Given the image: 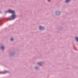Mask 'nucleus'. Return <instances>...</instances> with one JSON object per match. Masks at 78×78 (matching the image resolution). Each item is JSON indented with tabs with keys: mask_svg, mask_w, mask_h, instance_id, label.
I'll return each instance as SVG.
<instances>
[{
	"mask_svg": "<svg viewBox=\"0 0 78 78\" xmlns=\"http://www.w3.org/2000/svg\"><path fill=\"white\" fill-rule=\"evenodd\" d=\"M70 0H66V3H68V2H69Z\"/></svg>",
	"mask_w": 78,
	"mask_h": 78,
	"instance_id": "obj_2",
	"label": "nucleus"
},
{
	"mask_svg": "<svg viewBox=\"0 0 78 78\" xmlns=\"http://www.w3.org/2000/svg\"><path fill=\"white\" fill-rule=\"evenodd\" d=\"M39 28H40V30H41V29H42V27L41 26H40Z\"/></svg>",
	"mask_w": 78,
	"mask_h": 78,
	"instance_id": "obj_4",
	"label": "nucleus"
},
{
	"mask_svg": "<svg viewBox=\"0 0 78 78\" xmlns=\"http://www.w3.org/2000/svg\"><path fill=\"white\" fill-rule=\"evenodd\" d=\"M37 68V67H35V69H36Z\"/></svg>",
	"mask_w": 78,
	"mask_h": 78,
	"instance_id": "obj_8",
	"label": "nucleus"
},
{
	"mask_svg": "<svg viewBox=\"0 0 78 78\" xmlns=\"http://www.w3.org/2000/svg\"><path fill=\"white\" fill-rule=\"evenodd\" d=\"M6 71H5V73H6Z\"/></svg>",
	"mask_w": 78,
	"mask_h": 78,
	"instance_id": "obj_9",
	"label": "nucleus"
},
{
	"mask_svg": "<svg viewBox=\"0 0 78 78\" xmlns=\"http://www.w3.org/2000/svg\"><path fill=\"white\" fill-rule=\"evenodd\" d=\"M38 64H39V65H41V62H39L38 63Z\"/></svg>",
	"mask_w": 78,
	"mask_h": 78,
	"instance_id": "obj_6",
	"label": "nucleus"
},
{
	"mask_svg": "<svg viewBox=\"0 0 78 78\" xmlns=\"http://www.w3.org/2000/svg\"><path fill=\"white\" fill-rule=\"evenodd\" d=\"M76 40L78 42V37H76Z\"/></svg>",
	"mask_w": 78,
	"mask_h": 78,
	"instance_id": "obj_3",
	"label": "nucleus"
},
{
	"mask_svg": "<svg viewBox=\"0 0 78 78\" xmlns=\"http://www.w3.org/2000/svg\"><path fill=\"white\" fill-rule=\"evenodd\" d=\"M1 48H2V50H3V49H4V47H1Z\"/></svg>",
	"mask_w": 78,
	"mask_h": 78,
	"instance_id": "obj_5",
	"label": "nucleus"
},
{
	"mask_svg": "<svg viewBox=\"0 0 78 78\" xmlns=\"http://www.w3.org/2000/svg\"><path fill=\"white\" fill-rule=\"evenodd\" d=\"M11 41H13V38H11Z\"/></svg>",
	"mask_w": 78,
	"mask_h": 78,
	"instance_id": "obj_7",
	"label": "nucleus"
},
{
	"mask_svg": "<svg viewBox=\"0 0 78 78\" xmlns=\"http://www.w3.org/2000/svg\"><path fill=\"white\" fill-rule=\"evenodd\" d=\"M8 12H10V13H12L13 15L11 17L9 18V20H12V19H14L16 17V16L14 13H15V12L14 11H12L11 10H9L8 11Z\"/></svg>",
	"mask_w": 78,
	"mask_h": 78,
	"instance_id": "obj_1",
	"label": "nucleus"
}]
</instances>
